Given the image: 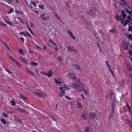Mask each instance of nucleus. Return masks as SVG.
<instances>
[{"instance_id": "obj_1", "label": "nucleus", "mask_w": 132, "mask_h": 132, "mask_svg": "<svg viewBox=\"0 0 132 132\" xmlns=\"http://www.w3.org/2000/svg\"><path fill=\"white\" fill-rule=\"evenodd\" d=\"M76 82L75 83H72L70 85V86L72 88H75L78 91H81L84 89L85 87L84 86L83 84L81 82L79 79V81H76Z\"/></svg>"}, {"instance_id": "obj_2", "label": "nucleus", "mask_w": 132, "mask_h": 132, "mask_svg": "<svg viewBox=\"0 0 132 132\" xmlns=\"http://www.w3.org/2000/svg\"><path fill=\"white\" fill-rule=\"evenodd\" d=\"M121 12V16H119L118 15L116 14L115 17L118 21H121V23L122 24L124 22V20L126 18L127 15L124 10H122Z\"/></svg>"}, {"instance_id": "obj_3", "label": "nucleus", "mask_w": 132, "mask_h": 132, "mask_svg": "<svg viewBox=\"0 0 132 132\" xmlns=\"http://www.w3.org/2000/svg\"><path fill=\"white\" fill-rule=\"evenodd\" d=\"M68 76L70 78L72 79L75 81H79V79L76 77V75L75 74L69 73Z\"/></svg>"}, {"instance_id": "obj_4", "label": "nucleus", "mask_w": 132, "mask_h": 132, "mask_svg": "<svg viewBox=\"0 0 132 132\" xmlns=\"http://www.w3.org/2000/svg\"><path fill=\"white\" fill-rule=\"evenodd\" d=\"M59 90H60V93L59 94L60 97H62L65 94V89L63 87H59Z\"/></svg>"}, {"instance_id": "obj_5", "label": "nucleus", "mask_w": 132, "mask_h": 132, "mask_svg": "<svg viewBox=\"0 0 132 132\" xmlns=\"http://www.w3.org/2000/svg\"><path fill=\"white\" fill-rule=\"evenodd\" d=\"M40 18L44 20H47L49 18V16L47 14L45 13H42L40 16Z\"/></svg>"}, {"instance_id": "obj_6", "label": "nucleus", "mask_w": 132, "mask_h": 132, "mask_svg": "<svg viewBox=\"0 0 132 132\" xmlns=\"http://www.w3.org/2000/svg\"><path fill=\"white\" fill-rule=\"evenodd\" d=\"M34 94L36 96H38L42 97H43L45 96V94L42 93H39L37 92H34Z\"/></svg>"}, {"instance_id": "obj_7", "label": "nucleus", "mask_w": 132, "mask_h": 132, "mask_svg": "<svg viewBox=\"0 0 132 132\" xmlns=\"http://www.w3.org/2000/svg\"><path fill=\"white\" fill-rule=\"evenodd\" d=\"M67 50L68 51H71L72 52H74L75 48L74 46H67Z\"/></svg>"}, {"instance_id": "obj_8", "label": "nucleus", "mask_w": 132, "mask_h": 132, "mask_svg": "<svg viewBox=\"0 0 132 132\" xmlns=\"http://www.w3.org/2000/svg\"><path fill=\"white\" fill-rule=\"evenodd\" d=\"M20 60L22 62L26 64L28 63L27 61L25 58L21 56L20 57Z\"/></svg>"}, {"instance_id": "obj_9", "label": "nucleus", "mask_w": 132, "mask_h": 132, "mask_svg": "<svg viewBox=\"0 0 132 132\" xmlns=\"http://www.w3.org/2000/svg\"><path fill=\"white\" fill-rule=\"evenodd\" d=\"M25 70L27 71L28 73L30 74L31 76H35V74L34 72L29 70L27 69L26 68Z\"/></svg>"}, {"instance_id": "obj_10", "label": "nucleus", "mask_w": 132, "mask_h": 132, "mask_svg": "<svg viewBox=\"0 0 132 132\" xmlns=\"http://www.w3.org/2000/svg\"><path fill=\"white\" fill-rule=\"evenodd\" d=\"M128 44L127 43H123V46L124 48L126 49H128Z\"/></svg>"}, {"instance_id": "obj_11", "label": "nucleus", "mask_w": 132, "mask_h": 132, "mask_svg": "<svg viewBox=\"0 0 132 132\" xmlns=\"http://www.w3.org/2000/svg\"><path fill=\"white\" fill-rule=\"evenodd\" d=\"M126 34L128 38L131 41H132V35L130 33H126Z\"/></svg>"}, {"instance_id": "obj_12", "label": "nucleus", "mask_w": 132, "mask_h": 132, "mask_svg": "<svg viewBox=\"0 0 132 132\" xmlns=\"http://www.w3.org/2000/svg\"><path fill=\"white\" fill-rule=\"evenodd\" d=\"M90 117L92 118L93 119H94L95 118L96 114L95 113L93 112L90 113Z\"/></svg>"}, {"instance_id": "obj_13", "label": "nucleus", "mask_w": 132, "mask_h": 132, "mask_svg": "<svg viewBox=\"0 0 132 132\" xmlns=\"http://www.w3.org/2000/svg\"><path fill=\"white\" fill-rule=\"evenodd\" d=\"M15 121L17 122H18L19 123H22V122L20 120L18 117L17 116H15L14 117Z\"/></svg>"}, {"instance_id": "obj_14", "label": "nucleus", "mask_w": 132, "mask_h": 132, "mask_svg": "<svg viewBox=\"0 0 132 132\" xmlns=\"http://www.w3.org/2000/svg\"><path fill=\"white\" fill-rule=\"evenodd\" d=\"M4 21L7 24L10 25H12L13 23L12 21H11L10 20H6L5 19H4Z\"/></svg>"}, {"instance_id": "obj_15", "label": "nucleus", "mask_w": 132, "mask_h": 132, "mask_svg": "<svg viewBox=\"0 0 132 132\" xmlns=\"http://www.w3.org/2000/svg\"><path fill=\"white\" fill-rule=\"evenodd\" d=\"M54 82L57 84L62 83L61 82L60 79H54Z\"/></svg>"}, {"instance_id": "obj_16", "label": "nucleus", "mask_w": 132, "mask_h": 132, "mask_svg": "<svg viewBox=\"0 0 132 132\" xmlns=\"http://www.w3.org/2000/svg\"><path fill=\"white\" fill-rule=\"evenodd\" d=\"M125 9L126 10V12L128 14H130L132 15V10H129L128 9L126 8H125Z\"/></svg>"}, {"instance_id": "obj_17", "label": "nucleus", "mask_w": 132, "mask_h": 132, "mask_svg": "<svg viewBox=\"0 0 132 132\" xmlns=\"http://www.w3.org/2000/svg\"><path fill=\"white\" fill-rule=\"evenodd\" d=\"M18 110L20 112H23L24 113L27 112V110L25 109H18Z\"/></svg>"}, {"instance_id": "obj_18", "label": "nucleus", "mask_w": 132, "mask_h": 132, "mask_svg": "<svg viewBox=\"0 0 132 132\" xmlns=\"http://www.w3.org/2000/svg\"><path fill=\"white\" fill-rule=\"evenodd\" d=\"M89 14L91 15V16H94L95 14L94 12H93L91 10H90L89 12H88Z\"/></svg>"}, {"instance_id": "obj_19", "label": "nucleus", "mask_w": 132, "mask_h": 132, "mask_svg": "<svg viewBox=\"0 0 132 132\" xmlns=\"http://www.w3.org/2000/svg\"><path fill=\"white\" fill-rule=\"evenodd\" d=\"M112 111L111 112L114 113V110H115V105L114 103H112Z\"/></svg>"}, {"instance_id": "obj_20", "label": "nucleus", "mask_w": 132, "mask_h": 132, "mask_svg": "<svg viewBox=\"0 0 132 132\" xmlns=\"http://www.w3.org/2000/svg\"><path fill=\"white\" fill-rule=\"evenodd\" d=\"M83 132H91L90 129L88 127H86L85 128V130Z\"/></svg>"}, {"instance_id": "obj_21", "label": "nucleus", "mask_w": 132, "mask_h": 132, "mask_svg": "<svg viewBox=\"0 0 132 132\" xmlns=\"http://www.w3.org/2000/svg\"><path fill=\"white\" fill-rule=\"evenodd\" d=\"M30 64L32 66H35L37 65H38L37 63L35 62H31Z\"/></svg>"}, {"instance_id": "obj_22", "label": "nucleus", "mask_w": 132, "mask_h": 132, "mask_svg": "<svg viewBox=\"0 0 132 132\" xmlns=\"http://www.w3.org/2000/svg\"><path fill=\"white\" fill-rule=\"evenodd\" d=\"M81 118L83 119H87L86 116L84 113H82L81 114Z\"/></svg>"}, {"instance_id": "obj_23", "label": "nucleus", "mask_w": 132, "mask_h": 132, "mask_svg": "<svg viewBox=\"0 0 132 132\" xmlns=\"http://www.w3.org/2000/svg\"><path fill=\"white\" fill-rule=\"evenodd\" d=\"M20 34H24L25 35L28 36L29 37H30L31 36L29 33L27 32L24 33L21 32H20Z\"/></svg>"}, {"instance_id": "obj_24", "label": "nucleus", "mask_w": 132, "mask_h": 132, "mask_svg": "<svg viewBox=\"0 0 132 132\" xmlns=\"http://www.w3.org/2000/svg\"><path fill=\"white\" fill-rule=\"evenodd\" d=\"M53 75V72L51 70H49L48 72V73H47V75L48 76V77H50L52 76Z\"/></svg>"}, {"instance_id": "obj_25", "label": "nucleus", "mask_w": 132, "mask_h": 132, "mask_svg": "<svg viewBox=\"0 0 132 132\" xmlns=\"http://www.w3.org/2000/svg\"><path fill=\"white\" fill-rule=\"evenodd\" d=\"M7 55L9 57V58H10V59H11V60L13 61L14 62H15V61L16 60L12 56H11L10 55Z\"/></svg>"}, {"instance_id": "obj_26", "label": "nucleus", "mask_w": 132, "mask_h": 132, "mask_svg": "<svg viewBox=\"0 0 132 132\" xmlns=\"http://www.w3.org/2000/svg\"><path fill=\"white\" fill-rule=\"evenodd\" d=\"M1 121L4 125H5L6 124V121L3 118L1 119Z\"/></svg>"}, {"instance_id": "obj_27", "label": "nucleus", "mask_w": 132, "mask_h": 132, "mask_svg": "<svg viewBox=\"0 0 132 132\" xmlns=\"http://www.w3.org/2000/svg\"><path fill=\"white\" fill-rule=\"evenodd\" d=\"M17 18L19 20V22H20L21 23L23 24H24V21L22 19H20L19 17H17Z\"/></svg>"}, {"instance_id": "obj_28", "label": "nucleus", "mask_w": 132, "mask_h": 132, "mask_svg": "<svg viewBox=\"0 0 132 132\" xmlns=\"http://www.w3.org/2000/svg\"><path fill=\"white\" fill-rule=\"evenodd\" d=\"M130 22V21L129 20H126L125 21V22L124 23L123 26H125L127 25L128 23H129Z\"/></svg>"}, {"instance_id": "obj_29", "label": "nucleus", "mask_w": 132, "mask_h": 132, "mask_svg": "<svg viewBox=\"0 0 132 132\" xmlns=\"http://www.w3.org/2000/svg\"><path fill=\"white\" fill-rule=\"evenodd\" d=\"M114 114V113H112V112H111L110 113V115L109 119V120L110 121L111 119V118H112L113 114Z\"/></svg>"}, {"instance_id": "obj_30", "label": "nucleus", "mask_w": 132, "mask_h": 132, "mask_svg": "<svg viewBox=\"0 0 132 132\" xmlns=\"http://www.w3.org/2000/svg\"><path fill=\"white\" fill-rule=\"evenodd\" d=\"M74 67H75V68L76 69L79 70H80V68L79 66L77 64H76L75 65Z\"/></svg>"}, {"instance_id": "obj_31", "label": "nucleus", "mask_w": 132, "mask_h": 132, "mask_svg": "<svg viewBox=\"0 0 132 132\" xmlns=\"http://www.w3.org/2000/svg\"><path fill=\"white\" fill-rule=\"evenodd\" d=\"M77 106L79 108H82V106L79 103H77Z\"/></svg>"}, {"instance_id": "obj_32", "label": "nucleus", "mask_w": 132, "mask_h": 132, "mask_svg": "<svg viewBox=\"0 0 132 132\" xmlns=\"http://www.w3.org/2000/svg\"><path fill=\"white\" fill-rule=\"evenodd\" d=\"M30 26L31 28H33L34 27V23L32 22H30Z\"/></svg>"}, {"instance_id": "obj_33", "label": "nucleus", "mask_w": 132, "mask_h": 132, "mask_svg": "<svg viewBox=\"0 0 132 132\" xmlns=\"http://www.w3.org/2000/svg\"><path fill=\"white\" fill-rule=\"evenodd\" d=\"M63 87L64 88H66V89L67 90L70 89V88H69L68 86L66 85H64V87Z\"/></svg>"}, {"instance_id": "obj_34", "label": "nucleus", "mask_w": 132, "mask_h": 132, "mask_svg": "<svg viewBox=\"0 0 132 132\" xmlns=\"http://www.w3.org/2000/svg\"><path fill=\"white\" fill-rule=\"evenodd\" d=\"M2 114H3V116L4 117H5V118H7L8 117V115L6 113H5L3 112V113Z\"/></svg>"}, {"instance_id": "obj_35", "label": "nucleus", "mask_w": 132, "mask_h": 132, "mask_svg": "<svg viewBox=\"0 0 132 132\" xmlns=\"http://www.w3.org/2000/svg\"><path fill=\"white\" fill-rule=\"evenodd\" d=\"M14 62L15 63L18 65V66L20 67H21V65L16 60Z\"/></svg>"}, {"instance_id": "obj_36", "label": "nucleus", "mask_w": 132, "mask_h": 132, "mask_svg": "<svg viewBox=\"0 0 132 132\" xmlns=\"http://www.w3.org/2000/svg\"><path fill=\"white\" fill-rule=\"evenodd\" d=\"M121 1L122 3V4H123L124 5H127V3L125 1V0H120Z\"/></svg>"}, {"instance_id": "obj_37", "label": "nucleus", "mask_w": 132, "mask_h": 132, "mask_svg": "<svg viewBox=\"0 0 132 132\" xmlns=\"http://www.w3.org/2000/svg\"><path fill=\"white\" fill-rule=\"evenodd\" d=\"M128 30L129 31H132V25L129 26Z\"/></svg>"}, {"instance_id": "obj_38", "label": "nucleus", "mask_w": 132, "mask_h": 132, "mask_svg": "<svg viewBox=\"0 0 132 132\" xmlns=\"http://www.w3.org/2000/svg\"><path fill=\"white\" fill-rule=\"evenodd\" d=\"M11 105L14 106L15 105V102L13 100H12L11 101Z\"/></svg>"}, {"instance_id": "obj_39", "label": "nucleus", "mask_w": 132, "mask_h": 132, "mask_svg": "<svg viewBox=\"0 0 132 132\" xmlns=\"http://www.w3.org/2000/svg\"><path fill=\"white\" fill-rule=\"evenodd\" d=\"M57 59L60 62L62 60V59H61V56H60L58 57Z\"/></svg>"}, {"instance_id": "obj_40", "label": "nucleus", "mask_w": 132, "mask_h": 132, "mask_svg": "<svg viewBox=\"0 0 132 132\" xmlns=\"http://www.w3.org/2000/svg\"><path fill=\"white\" fill-rule=\"evenodd\" d=\"M19 95L21 96L20 97V98H22L23 100H25L26 99V98L25 97H24L23 96L20 94H19Z\"/></svg>"}, {"instance_id": "obj_41", "label": "nucleus", "mask_w": 132, "mask_h": 132, "mask_svg": "<svg viewBox=\"0 0 132 132\" xmlns=\"http://www.w3.org/2000/svg\"><path fill=\"white\" fill-rule=\"evenodd\" d=\"M105 62H106V65H107L108 67L109 68V69H110V64L108 63L107 61H106Z\"/></svg>"}, {"instance_id": "obj_42", "label": "nucleus", "mask_w": 132, "mask_h": 132, "mask_svg": "<svg viewBox=\"0 0 132 132\" xmlns=\"http://www.w3.org/2000/svg\"><path fill=\"white\" fill-rule=\"evenodd\" d=\"M31 3L34 6H36V3L34 2L33 1H31Z\"/></svg>"}, {"instance_id": "obj_43", "label": "nucleus", "mask_w": 132, "mask_h": 132, "mask_svg": "<svg viewBox=\"0 0 132 132\" xmlns=\"http://www.w3.org/2000/svg\"><path fill=\"white\" fill-rule=\"evenodd\" d=\"M28 28H29V30L30 31L32 35H34V33H33L32 31L31 30V28H30V27H29L28 26Z\"/></svg>"}, {"instance_id": "obj_44", "label": "nucleus", "mask_w": 132, "mask_h": 132, "mask_svg": "<svg viewBox=\"0 0 132 132\" xmlns=\"http://www.w3.org/2000/svg\"><path fill=\"white\" fill-rule=\"evenodd\" d=\"M13 9L12 8H11L8 12L9 14H10L13 12Z\"/></svg>"}, {"instance_id": "obj_45", "label": "nucleus", "mask_w": 132, "mask_h": 132, "mask_svg": "<svg viewBox=\"0 0 132 132\" xmlns=\"http://www.w3.org/2000/svg\"><path fill=\"white\" fill-rule=\"evenodd\" d=\"M19 52L21 53L22 54H24V52H23V51H22V50L21 49V48H19Z\"/></svg>"}, {"instance_id": "obj_46", "label": "nucleus", "mask_w": 132, "mask_h": 132, "mask_svg": "<svg viewBox=\"0 0 132 132\" xmlns=\"http://www.w3.org/2000/svg\"><path fill=\"white\" fill-rule=\"evenodd\" d=\"M54 15L56 17V18L57 19L59 17V16L56 13L54 12Z\"/></svg>"}, {"instance_id": "obj_47", "label": "nucleus", "mask_w": 132, "mask_h": 132, "mask_svg": "<svg viewBox=\"0 0 132 132\" xmlns=\"http://www.w3.org/2000/svg\"><path fill=\"white\" fill-rule=\"evenodd\" d=\"M88 90H84V93H85V94H86V95H88Z\"/></svg>"}, {"instance_id": "obj_48", "label": "nucleus", "mask_w": 132, "mask_h": 132, "mask_svg": "<svg viewBox=\"0 0 132 132\" xmlns=\"http://www.w3.org/2000/svg\"><path fill=\"white\" fill-rule=\"evenodd\" d=\"M7 2L9 4H11L12 2V0H6Z\"/></svg>"}, {"instance_id": "obj_49", "label": "nucleus", "mask_w": 132, "mask_h": 132, "mask_svg": "<svg viewBox=\"0 0 132 132\" xmlns=\"http://www.w3.org/2000/svg\"><path fill=\"white\" fill-rule=\"evenodd\" d=\"M15 12L18 14H22V12L21 11H16Z\"/></svg>"}, {"instance_id": "obj_50", "label": "nucleus", "mask_w": 132, "mask_h": 132, "mask_svg": "<svg viewBox=\"0 0 132 132\" xmlns=\"http://www.w3.org/2000/svg\"><path fill=\"white\" fill-rule=\"evenodd\" d=\"M57 19L59 21H60L62 23H63V21H62V19L61 18H59H59H57Z\"/></svg>"}, {"instance_id": "obj_51", "label": "nucleus", "mask_w": 132, "mask_h": 132, "mask_svg": "<svg viewBox=\"0 0 132 132\" xmlns=\"http://www.w3.org/2000/svg\"><path fill=\"white\" fill-rule=\"evenodd\" d=\"M127 19L129 20L132 19V17L130 15H128L127 16Z\"/></svg>"}, {"instance_id": "obj_52", "label": "nucleus", "mask_w": 132, "mask_h": 132, "mask_svg": "<svg viewBox=\"0 0 132 132\" xmlns=\"http://www.w3.org/2000/svg\"><path fill=\"white\" fill-rule=\"evenodd\" d=\"M5 70L7 72L11 74V73H12V72H11V71H10L9 70H7V69H5Z\"/></svg>"}, {"instance_id": "obj_53", "label": "nucleus", "mask_w": 132, "mask_h": 132, "mask_svg": "<svg viewBox=\"0 0 132 132\" xmlns=\"http://www.w3.org/2000/svg\"><path fill=\"white\" fill-rule=\"evenodd\" d=\"M41 72L45 75H47V73H46L44 71H42V72Z\"/></svg>"}, {"instance_id": "obj_54", "label": "nucleus", "mask_w": 132, "mask_h": 132, "mask_svg": "<svg viewBox=\"0 0 132 132\" xmlns=\"http://www.w3.org/2000/svg\"><path fill=\"white\" fill-rule=\"evenodd\" d=\"M49 42H50V43L52 44H54V42L52 40H49Z\"/></svg>"}, {"instance_id": "obj_55", "label": "nucleus", "mask_w": 132, "mask_h": 132, "mask_svg": "<svg viewBox=\"0 0 132 132\" xmlns=\"http://www.w3.org/2000/svg\"><path fill=\"white\" fill-rule=\"evenodd\" d=\"M70 36L73 39H75V37L73 36V34H72Z\"/></svg>"}, {"instance_id": "obj_56", "label": "nucleus", "mask_w": 132, "mask_h": 132, "mask_svg": "<svg viewBox=\"0 0 132 132\" xmlns=\"http://www.w3.org/2000/svg\"><path fill=\"white\" fill-rule=\"evenodd\" d=\"M74 51H75L77 53H78L79 52V51H78V50L77 49H75H75H74Z\"/></svg>"}, {"instance_id": "obj_57", "label": "nucleus", "mask_w": 132, "mask_h": 132, "mask_svg": "<svg viewBox=\"0 0 132 132\" xmlns=\"http://www.w3.org/2000/svg\"><path fill=\"white\" fill-rule=\"evenodd\" d=\"M65 97V98H67L68 100H71V98L67 96H66Z\"/></svg>"}, {"instance_id": "obj_58", "label": "nucleus", "mask_w": 132, "mask_h": 132, "mask_svg": "<svg viewBox=\"0 0 132 132\" xmlns=\"http://www.w3.org/2000/svg\"><path fill=\"white\" fill-rule=\"evenodd\" d=\"M68 32L70 36L72 34V32L69 30L68 31Z\"/></svg>"}, {"instance_id": "obj_59", "label": "nucleus", "mask_w": 132, "mask_h": 132, "mask_svg": "<svg viewBox=\"0 0 132 132\" xmlns=\"http://www.w3.org/2000/svg\"><path fill=\"white\" fill-rule=\"evenodd\" d=\"M111 31L113 33H115L116 32L115 30L114 29H111Z\"/></svg>"}, {"instance_id": "obj_60", "label": "nucleus", "mask_w": 132, "mask_h": 132, "mask_svg": "<svg viewBox=\"0 0 132 132\" xmlns=\"http://www.w3.org/2000/svg\"><path fill=\"white\" fill-rule=\"evenodd\" d=\"M35 72H36L37 75H39V74L38 73V70H37V69H35Z\"/></svg>"}, {"instance_id": "obj_61", "label": "nucleus", "mask_w": 132, "mask_h": 132, "mask_svg": "<svg viewBox=\"0 0 132 132\" xmlns=\"http://www.w3.org/2000/svg\"><path fill=\"white\" fill-rule=\"evenodd\" d=\"M128 110L129 111V112H130V111H131V109L130 106L128 107Z\"/></svg>"}, {"instance_id": "obj_62", "label": "nucleus", "mask_w": 132, "mask_h": 132, "mask_svg": "<svg viewBox=\"0 0 132 132\" xmlns=\"http://www.w3.org/2000/svg\"><path fill=\"white\" fill-rule=\"evenodd\" d=\"M20 39L23 42H24V39L23 38V37H21L20 38Z\"/></svg>"}, {"instance_id": "obj_63", "label": "nucleus", "mask_w": 132, "mask_h": 132, "mask_svg": "<svg viewBox=\"0 0 132 132\" xmlns=\"http://www.w3.org/2000/svg\"><path fill=\"white\" fill-rule=\"evenodd\" d=\"M56 51H57L58 50V48H57V46L55 47H54Z\"/></svg>"}, {"instance_id": "obj_64", "label": "nucleus", "mask_w": 132, "mask_h": 132, "mask_svg": "<svg viewBox=\"0 0 132 132\" xmlns=\"http://www.w3.org/2000/svg\"><path fill=\"white\" fill-rule=\"evenodd\" d=\"M39 6L40 7L41 9L43 8L44 7L43 5H39Z\"/></svg>"}]
</instances>
